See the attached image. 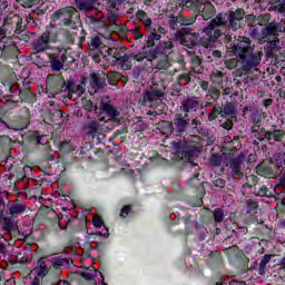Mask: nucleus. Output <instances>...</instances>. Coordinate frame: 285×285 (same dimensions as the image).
<instances>
[{
	"label": "nucleus",
	"instance_id": "obj_1",
	"mask_svg": "<svg viewBox=\"0 0 285 285\" xmlns=\"http://www.w3.org/2000/svg\"><path fill=\"white\" fill-rule=\"evenodd\" d=\"M246 46L243 43L236 45L233 47V52L236 58L229 59L225 62L226 68L228 70H233L234 68H240L244 71V75H248L253 68H257V65L262 61V51L253 52V48L248 45L250 43V39H246Z\"/></svg>",
	"mask_w": 285,
	"mask_h": 285
},
{
	"label": "nucleus",
	"instance_id": "obj_2",
	"mask_svg": "<svg viewBox=\"0 0 285 285\" xmlns=\"http://www.w3.org/2000/svg\"><path fill=\"white\" fill-rule=\"evenodd\" d=\"M222 26H226V18L218 14L207 27L204 28L203 32L205 36L202 38V43L205 48H208L213 41L222 37V31L217 30V28H222Z\"/></svg>",
	"mask_w": 285,
	"mask_h": 285
},
{
	"label": "nucleus",
	"instance_id": "obj_3",
	"mask_svg": "<svg viewBox=\"0 0 285 285\" xmlns=\"http://www.w3.org/2000/svg\"><path fill=\"white\" fill-rule=\"evenodd\" d=\"M184 7L202 12V17L205 21L212 19L215 14V7H213V3L204 2V0H184Z\"/></svg>",
	"mask_w": 285,
	"mask_h": 285
},
{
	"label": "nucleus",
	"instance_id": "obj_4",
	"mask_svg": "<svg viewBox=\"0 0 285 285\" xmlns=\"http://www.w3.org/2000/svg\"><path fill=\"white\" fill-rule=\"evenodd\" d=\"M50 43H57V33L46 31L36 41H33L35 52H43L50 48Z\"/></svg>",
	"mask_w": 285,
	"mask_h": 285
},
{
	"label": "nucleus",
	"instance_id": "obj_5",
	"mask_svg": "<svg viewBox=\"0 0 285 285\" xmlns=\"http://www.w3.org/2000/svg\"><path fill=\"white\" fill-rule=\"evenodd\" d=\"M107 53L109 59H112L115 63L121 66L122 70H130L132 68V57L128 55L121 56V53L117 52V49H107Z\"/></svg>",
	"mask_w": 285,
	"mask_h": 285
},
{
	"label": "nucleus",
	"instance_id": "obj_6",
	"mask_svg": "<svg viewBox=\"0 0 285 285\" xmlns=\"http://www.w3.org/2000/svg\"><path fill=\"white\" fill-rule=\"evenodd\" d=\"M175 153L180 157V159H185L186 161H195V157H197V150L195 148L186 149V144L184 142H174Z\"/></svg>",
	"mask_w": 285,
	"mask_h": 285
},
{
	"label": "nucleus",
	"instance_id": "obj_7",
	"mask_svg": "<svg viewBox=\"0 0 285 285\" xmlns=\"http://www.w3.org/2000/svg\"><path fill=\"white\" fill-rule=\"evenodd\" d=\"M72 12H75V8L69 7L66 9H60L55 11L53 14L50 17L51 21H60L63 26H70V20L72 19Z\"/></svg>",
	"mask_w": 285,
	"mask_h": 285
},
{
	"label": "nucleus",
	"instance_id": "obj_8",
	"mask_svg": "<svg viewBox=\"0 0 285 285\" xmlns=\"http://www.w3.org/2000/svg\"><path fill=\"white\" fill-rule=\"evenodd\" d=\"M176 41H179L181 46H186L187 48H193L195 46V36L188 32V29H180L176 32Z\"/></svg>",
	"mask_w": 285,
	"mask_h": 285
},
{
	"label": "nucleus",
	"instance_id": "obj_9",
	"mask_svg": "<svg viewBox=\"0 0 285 285\" xmlns=\"http://www.w3.org/2000/svg\"><path fill=\"white\" fill-rule=\"evenodd\" d=\"M197 108H199V98L197 97H190L185 100H183L180 110L185 112V117H188V112L191 110L197 111Z\"/></svg>",
	"mask_w": 285,
	"mask_h": 285
},
{
	"label": "nucleus",
	"instance_id": "obj_10",
	"mask_svg": "<svg viewBox=\"0 0 285 285\" xmlns=\"http://www.w3.org/2000/svg\"><path fill=\"white\" fill-rule=\"evenodd\" d=\"M90 46L91 48L99 50L100 55H102V59L110 61V58H109L110 56H108V50H112V48L104 46V42L101 41V37L97 36L92 38Z\"/></svg>",
	"mask_w": 285,
	"mask_h": 285
},
{
	"label": "nucleus",
	"instance_id": "obj_11",
	"mask_svg": "<svg viewBox=\"0 0 285 285\" xmlns=\"http://www.w3.org/2000/svg\"><path fill=\"white\" fill-rule=\"evenodd\" d=\"M244 9H237L236 11L229 12L228 21L232 30H237L240 27V21L244 19Z\"/></svg>",
	"mask_w": 285,
	"mask_h": 285
},
{
	"label": "nucleus",
	"instance_id": "obj_12",
	"mask_svg": "<svg viewBox=\"0 0 285 285\" xmlns=\"http://www.w3.org/2000/svg\"><path fill=\"white\" fill-rule=\"evenodd\" d=\"M277 32H282V29L277 27L275 23H271L267 27L263 28L262 36L264 39H267V41H273V39H277Z\"/></svg>",
	"mask_w": 285,
	"mask_h": 285
},
{
	"label": "nucleus",
	"instance_id": "obj_13",
	"mask_svg": "<svg viewBox=\"0 0 285 285\" xmlns=\"http://www.w3.org/2000/svg\"><path fill=\"white\" fill-rule=\"evenodd\" d=\"M68 90V99H79L83 92H86V88L83 85L75 86V83L70 82L67 85Z\"/></svg>",
	"mask_w": 285,
	"mask_h": 285
},
{
	"label": "nucleus",
	"instance_id": "obj_14",
	"mask_svg": "<svg viewBox=\"0 0 285 285\" xmlns=\"http://www.w3.org/2000/svg\"><path fill=\"white\" fill-rule=\"evenodd\" d=\"M136 61H144L147 59V61H154V59H157V51L150 47H144L142 52L135 56Z\"/></svg>",
	"mask_w": 285,
	"mask_h": 285
},
{
	"label": "nucleus",
	"instance_id": "obj_15",
	"mask_svg": "<svg viewBox=\"0 0 285 285\" xmlns=\"http://www.w3.org/2000/svg\"><path fill=\"white\" fill-rule=\"evenodd\" d=\"M161 35H166V29L164 27L153 29L147 39V47L153 48V46H155V41H159V39H161Z\"/></svg>",
	"mask_w": 285,
	"mask_h": 285
},
{
	"label": "nucleus",
	"instance_id": "obj_16",
	"mask_svg": "<svg viewBox=\"0 0 285 285\" xmlns=\"http://www.w3.org/2000/svg\"><path fill=\"white\" fill-rule=\"evenodd\" d=\"M161 97H164V92H161V90L150 89L145 94V99H147V101H150L151 106H155L153 101L161 104Z\"/></svg>",
	"mask_w": 285,
	"mask_h": 285
},
{
	"label": "nucleus",
	"instance_id": "obj_17",
	"mask_svg": "<svg viewBox=\"0 0 285 285\" xmlns=\"http://www.w3.org/2000/svg\"><path fill=\"white\" fill-rule=\"evenodd\" d=\"M49 268L48 265L43 261H39V266L36 267L31 273L30 276L39 277L40 279H43L46 274L48 273Z\"/></svg>",
	"mask_w": 285,
	"mask_h": 285
},
{
	"label": "nucleus",
	"instance_id": "obj_18",
	"mask_svg": "<svg viewBox=\"0 0 285 285\" xmlns=\"http://www.w3.org/2000/svg\"><path fill=\"white\" fill-rule=\"evenodd\" d=\"M99 130H101V125L97 120H91L83 126L86 135H96Z\"/></svg>",
	"mask_w": 285,
	"mask_h": 285
},
{
	"label": "nucleus",
	"instance_id": "obj_19",
	"mask_svg": "<svg viewBox=\"0 0 285 285\" xmlns=\"http://www.w3.org/2000/svg\"><path fill=\"white\" fill-rule=\"evenodd\" d=\"M48 58L50 61L51 70L59 71L61 68H63V63L59 60V51L56 53H48Z\"/></svg>",
	"mask_w": 285,
	"mask_h": 285
},
{
	"label": "nucleus",
	"instance_id": "obj_20",
	"mask_svg": "<svg viewBox=\"0 0 285 285\" xmlns=\"http://www.w3.org/2000/svg\"><path fill=\"white\" fill-rule=\"evenodd\" d=\"M136 19L145 26L146 30H150V26H153V20L148 17L146 11L139 10L136 13Z\"/></svg>",
	"mask_w": 285,
	"mask_h": 285
},
{
	"label": "nucleus",
	"instance_id": "obj_21",
	"mask_svg": "<svg viewBox=\"0 0 285 285\" xmlns=\"http://www.w3.org/2000/svg\"><path fill=\"white\" fill-rule=\"evenodd\" d=\"M106 86V78H101L97 76V73H91V87L94 88V92H97L99 89Z\"/></svg>",
	"mask_w": 285,
	"mask_h": 285
},
{
	"label": "nucleus",
	"instance_id": "obj_22",
	"mask_svg": "<svg viewBox=\"0 0 285 285\" xmlns=\"http://www.w3.org/2000/svg\"><path fill=\"white\" fill-rule=\"evenodd\" d=\"M95 3H97V0H76V7L78 10H92L95 8Z\"/></svg>",
	"mask_w": 285,
	"mask_h": 285
},
{
	"label": "nucleus",
	"instance_id": "obj_23",
	"mask_svg": "<svg viewBox=\"0 0 285 285\" xmlns=\"http://www.w3.org/2000/svg\"><path fill=\"white\" fill-rule=\"evenodd\" d=\"M100 109L102 112H106L109 115L111 119H115L116 117H119V110H117L112 105L105 102L100 106Z\"/></svg>",
	"mask_w": 285,
	"mask_h": 285
},
{
	"label": "nucleus",
	"instance_id": "obj_24",
	"mask_svg": "<svg viewBox=\"0 0 285 285\" xmlns=\"http://www.w3.org/2000/svg\"><path fill=\"white\" fill-rule=\"evenodd\" d=\"M175 126L178 132H184L188 128V120L184 119L181 114H177Z\"/></svg>",
	"mask_w": 285,
	"mask_h": 285
},
{
	"label": "nucleus",
	"instance_id": "obj_25",
	"mask_svg": "<svg viewBox=\"0 0 285 285\" xmlns=\"http://www.w3.org/2000/svg\"><path fill=\"white\" fill-rule=\"evenodd\" d=\"M282 137H284V131L282 130H274V131H266L265 132V139H268V141H282Z\"/></svg>",
	"mask_w": 285,
	"mask_h": 285
},
{
	"label": "nucleus",
	"instance_id": "obj_26",
	"mask_svg": "<svg viewBox=\"0 0 285 285\" xmlns=\"http://www.w3.org/2000/svg\"><path fill=\"white\" fill-rule=\"evenodd\" d=\"M0 226H2L7 233H14V230H17V224L10 218H4Z\"/></svg>",
	"mask_w": 285,
	"mask_h": 285
},
{
	"label": "nucleus",
	"instance_id": "obj_27",
	"mask_svg": "<svg viewBox=\"0 0 285 285\" xmlns=\"http://www.w3.org/2000/svg\"><path fill=\"white\" fill-rule=\"evenodd\" d=\"M159 129L163 135H173V122L170 121H163L159 124Z\"/></svg>",
	"mask_w": 285,
	"mask_h": 285
},
{
	"label": "nucleus",
	"instance_id": "obj_28",
	"mask_svg": "<svg viewBox=\"0 0 285 285\" xmlns=\"http://www.w3.org/2000/svg\"><path fill=\"white\" fill-rule=\"evenodd\" d=\"M10 42V38L7 36L6 29L0 27V51L6 50V46Z\"/></svg>",
	"mask_w": 285,
	"mask_h": 285
},
{
	"label": "nucleus",
	"instance_id": "obj_29",
	"mask_svg": "<svg viewBox=\"0 0 285 285\" xmlns=\"http://www.w3.org/2000/svg\"><path fill=\"white\" fill-rule=\"evenodd\" d=\"M26 205L23 204H14L9 208L10 215H21V213H24Z\"/></svg>",
	"mask_w": 285,
	"mask_h": 285
},
{
	"label": "nucleus",
	"instance_id": "obj_30",
	"mask_svg": "<svg viewBox=\"0 0 285 285\" xmlns=\"http://www.w3.org/2000/svg\"><path fill=\"white\" fill-rule=\"evenodd\" d=\"M177 23H180L181 26H190V23L193 22H189L187 20H184L181 19V17H173L170 20H169V26L171 28H175V26H177Z\"/></svg>",
	"mask_w": 285,
	"mask_h": 285
},
{
	"label": "nucleus",
	"instance_id": "obj_31",
	"mask_svg": "<svg viewBox=\"0 0 285 285\" xmlns=\"http://www.w3.org/2000/svg\"><path fill=\"white\" fill-rule=\"evenodd\" d=\"M218 115H224V111H222V109L219 107L214 106L212 112L208 115V120L215 121V119H217Z\"/></svg>",
	"mask_w": 285,
	"mask_h": 285
},
{
	"label": "nucleus",
	"instance_id": "obj_32",
	"mask_svg": "<svg viewBox=\"0 0 285 285\" xmlns=\"http://www.w3.org/2000/svg\"><path fill=\"white\" fill-rule=\"evenodd\" d=\"M224 77V73H222V71H216L210 77V81L213 83H222V79Z\"/></svg>",
	"mask_w": 285,
	"mask_h": 285
},
{
	"label": "nucleus",
	"instance_id": "obj_33",
	"mask_svg": "<svg viewBox=\"0 0 285 285\" xmlns=\"http://www.w3.org/2000/svg\"><path fill=\"white\" fill-rule=\"evenodd\" d=\"M219 95H222V91L217 88H210L208 90V96L212 97L214 101H217L219 99Z\"/></svg>",
	"mask_w": 285,
	"mask_h": 285
},
{
	"label": "nucleus",
	"instance_id": "obj_34",
	"mask_svg": "<svg viewBox=\"0 0 285 285\" xmlns=\"http://www.w3.org/2000/svg\"><path fill=\"white\" fill-rule=\"evenodd\" d=\"M82 108L83 110H86L87 112H92V110H95V105L92 104V101L90 100H85L82 102Z\"/></svg>",
	"mask_w": 285,
	"mask_h": 285
},
{
	"label": "nucleus",
	"instance_id": "obj_35",
	"mask_svg": "<svg viewBox=\"0 0 285 285\" xmlns=\"http://www.w3.org/2000/svg\"><path fill=\"white\" fill-rule=\"evenodd\" d=\"M170 50H173V42L165 41L163 43V52H164V55H170Z\"/></svg>",
	"mask_w": 285,
	"mask_h": 285
},
{
	"label": "nucleus",
	"instance_id": "obj_36",
	"mask_svg": "<svg viewBox=\"0 0 285 285\" xmlns=\"http://www.w3.org/2000/svg\"><path fill=\"white\" fill-rule=\"evenodd\" d=\"M92 225L96 228H101V226H104V220L101 219V216H94L92 217Z\"/></svg>",
	"mask_w": 285,
	"mask_h": 285
},
{
	"label": "nucleus",
	"instance_id": "obj_37",
	"mask_svg": "<svg viewBox=\"0 0 285 285\" xmlns=\"http://www.w3.org/2000/svg\"><path fill=\"white\" fill-rule=\"evenodd\" d=\"M42 282H43L42 278H40L38 276H31L30 275V282L27 283V285H41Z\"/></svg>",
	"mask_w": 285,
	"mask_h": 285
},
{
	"label": "nucleus",
	"instance_id": "obj_38",
	"mask_svg": "<svg viewBox=\"0 0 285 285\" xmlns=\"http://www.w3.org/2000/svg\"><path fill=\"white\" fill-rule=\"evenodd\" d=\"M214 219H215V222H223L224 220V212L222 209H216L214 212Z\"/></svg>",
	"mask_w": 285,
	"mask_h": 285
},
{
	"label": "nucleus",
	"instance_id": "obj_39",
	"mask_svg": "<svg viewBox=\"0 0 285 285\" xmlns=\"http://www.w3.org/2000/svg\"><path fill=\"white\" fill-rule=\"evenodd\" d=\"M107 79H111L112 81H118V79H121V73L111 71L107 75Z\"/></svg>",
	"mask_w": 285,
	"mask_h": 285
},
{
	"label": "nucleus",
	"instance_id": "obj_40",
	"mask_svg": "<svg viewBox=\"0 0 285 285\" xmlns=\"http://www.w3.org/2000/svg\"><path fill=\"white\" fill-rule=\"evenodd\" d=\"M271 262V255H265L261 262V267L266 268V265Z\"/></svg>",
	"mask_w": 285,
	"mask_h": 285
},
{
	"label": "nucleus",
	"instance_id": "obj_41",
	"mask_svg": "<svg viewBox=\"0 0 285 285\" xmlns=\"http://www.w3.org/2000/svg\"><path fill=\"white\" fill-rule=\"evenodd\" d=\"M128 213H130V205H126L122 207L120 212V217H128Z\"/></svg>",
	"mask_w": 285,
	"mask_h": 285
},
{
	"label": "nucleus",
	"instance_id": "obj_42",
	"mask_svg": "<svg viewBox=\"0 0 285 285\" xmlns=\"http://www.w3.org/2000/svg\"><path fill=\"white\" fill-rule=\"evenodd\" d=\"M223 115H233V107L230 105H226L224 109H222Z\"/></svg>",
	"mask_w": 285,
	"mask_h": 285
},
{
	"label": "nucleus",
	"instance_id": "obj_43",
	"mask_svg": "<svg viewBox=\"0 0 285 285\" xmlns=\"http://www.w3.org/2000/svg\"><path fill=\"white\" fill-rule=\"evenodd\" d=\"M131 35H134L135 39H141V33L138 28L131 29Z\"/></svg>",
	"mask_w": 285,
	"mask_h": 285
},
{
	"label": "nucleus",
	"instance_id": "obj_44",
	"mask_svg": "<svg viewBox=\"0 0 285 285\" xmlns=\"http://www.w3.org/2000/svg\"><path fill=\"white\" fill-rule=\"evenodd\" d=\"M275 165L278 167V168H281V166H285V159H276L275 160Z\"/></svg>",
	"mask_w": 285,
	"mask_h": 285
},
{
	"label": "nucleus",
	"instance_id": "obj_45",
	"mask_svg": "<svg viewBox=\"0 0 285 285\" xmlns=\"http://www.w3.org/2000/svg\"><path fill=\"white\" fill-rule=\"evenodd\" d=\"M81 276L83 277V279H88V281L92 279V275L88 272L82 273Z\"/></svg>",
	"mask_w": 285,
	"mask_h": 285
},
{
	"label": "nucleus",
	"instance_id": "obj_46",
	"mask_svg": "<svg viewBox=\"0 0 285 285\" xmlns=\"http://www.w3.org/2000/svg\"><path fill=\"white\" fill-rule=\"evenodd\" d=\"M200 88H203V90H208V82L206 81L202 82Z\"/></svg>",
	"mask_w": 285,
	"mask_h": 285
},
{
	"label": "nucleus",
	"instance_id": "obj_47",
	"mask_svg": "<svg viewBox=\"0 0 285 285\" xmlns=\"http://www.w3.org/2000/svg\"><path fill=\"white\" fill-rule=\"evenodd\" d=\"M273 104V100L272 99H267V100H264V106L266 108H268V106H271Z\"/></svg>",
	"mask_w": 285,
	"mask_h": 285
},
{
	"label": "nucleus",
	"instance_id": "obj_48",
	"mask_svg": "<svg viewBox=\"0 0 285 285\" xmlns=\"http://www.w3.org/2000/svg\"><path fill=\"white\" fill-rule=\"evenodd\" d=\"M6 220V217L3 216V212H0V226L3 224Z\"/></svg>",
	"mask_w": 285,
	"mask_h": 285
},
{
	"label": "nucleus",
	"instance_id": "obj_49",
	"mask_svg": "<svg viewBox=\"0 0 285 285\" xmlns=\"http://www.w3.org/2000/svg\"><path fill=\"white\" fill-rule=\"evenodd\" d=\"M259 195H261L262 197H264V195H266V187H262V188H261Z\"/></svg>",
	"mask_w": 285,
	"mask_h": 285
},
{
	"label": "nucleus",
	"instance_id": "obj_50",
	"mask_svg": "<svg viewBox=\"0 0 285 285\" xmlns=\"http://www.w3.org/2000/svg\"><path fill=\"white\" fill-rule=\"evenodd\" d=\"M0 253H6V245L0 243Z\"/></svg>",
	"mask_w": 285,
	"mask_h": 285
},
{
	"label": "nucleus",
	"instance_id": "obj_51",
	"mask_svg": "<svg viewBox=\"0 0 285 285\" xmlns=\"http://www.w3.org/2000/svg\"><path fill=\"white\" fill-rule=\"evenodd\" d=\"M225 128H226L227 130H230V129L233 128V122H232V121H228V122L226 124Z\"/></svg>",
	"mask_w": 285,
	"mask_h": 285
},
{
	"label": "nucleus",
	"instance_id": "obj_52",
	"mask_svg": "<svg viewBox=\"0 0 285 285\" xmlns=\"http://www.w3.org/2000/svg\"><path fill=\"white\" fill-rule=\"evenodd\" d=\"M265 271H266V267H262V265H259V271H258L259 275H264Z\"/></svg>",
	"mask_w": 285,
	"mask_h": 285
},
{
	"label": "nucleus",
	"instance_id": "obj_53",
	"mask_svg": "<svg viewBox=\"0 0 285 285\" xmlns=\"http://www.w3.org/2000/svg\"><path fill=\"white\" fill-rule=\"evenodd\" d=\"M55 264L56 266H61V264H63V259H56Z\"/></svg>",
	"mask_w": 285,
	"mask_h": 285
},
{
	"label": "nucleus",
	"instance_id": "obj_54",
	"mask_svg": "<svg viewBox=\"0 0 285 285\" xmlns=\"http://www.w3.org/2000/svg\"><path fill=\"white\" fill-rule=\"evenodd\" d=\"M281 185L285 188V174L281 178Z\"/></svg>",
	"mask_w": 285,
	"mask_h": 285
},
{
	"label": "nucleus",
	"instance_id": "obj_55",
	"mask_svg": "<svg viewBox=\"0 0 285 285\" xmlns=\"http://www.w3.org/2000/svg\"><path fill=\"white\" fill-rule=\"evenodd\" d=\"M58 285H70V283L67 282V281H60V282L58 283Z\"/></svg>",
	"mask_w": 285,
	"mask_h": 285
},
{
	"label": "nucleus",
	"instance_id": "obj_56",
	"mask_svg": "<svg viewBox=\"0 0 285 285\" xmlns=\"http://www.w3.org/2000/svg\"><path fill=\"white\" fill-rule=\"evenodd\" d=\"M223 95H230V88L224 89Z\"/></svg>",
	"mask_w": 285,
	"mask_h": 285
},
{
	"label": "nucleus",
	"instance_id": "obj_57",
	"mask_svg": "<svg viewBox=\"0 0 285 285\" xmlns=\"http://www.w3.org/2000/svg\"><path fill=\"white\" fill-rule=\"evenodd\" d=\"M219 183H220V185H219ZM216 186H220V188L224 187V181H222V180H216Z\"/></svg>",
	"mask_w": 285,
	"mask_h": 285
},
{
	"label": "nucleus",
	"instance_id": "obj_58",
	"mask_svg": "<svg viewBox=\"0 0 285 285\" xmlns=\"http://www.w3.org/2000/svg\"><path fill=\"white\" fill-rule=\"evenodd\" d=\"M97 235H102L104 237H108V229H106V232L104 234L99 233Z\"/></svg>",
	"mask_w": 285,
	"mask_h": 285
},
{
	"label": "nucleus",
	"instance_id": "obj_59",
	"mask_svg": "<svg viewBox=\"0 0 285 285\" xmlns=\"http://www.w3.org/2000/svg\"><path fill=\"white\" fill-rule=\"evenodd\" d=\"M213 55H214V57H220L219 51H214Z\"/></svg>",
	"mask_w": 285,
	"mask_h": 285
},
{
	"label": "nucleus",
	"instance_id": "obj_60",
	"mask_svg": "<svg viewBox=\"0 0 285 285\" xmlns=\"http://www.w3.org/2000/svg\"><path fill=\"white\" fill-rule=\"evenodd\" d=\"M37 144H43V142H41V137L37 138Z\"/></svg>",
	"mask_w": 285,
	"mask_h": 285
},
{
	"label": "nucleus",
	"instance_id": "obj_61",
	"mask_svg": "<svg viewBox=\"0 0 285 285\" xmlns=\"http://www.w3.org/2000/svg\"><path fill=\"white\" fill-rule=\"evenodd\" d=\"M253 208H257V203H252Z\"/></svg>",
	"mask_w": 285,
	"mask_h": 285
},
{
	"label": "nucleus",
	"instance_id": "obj_62",
	"mask_svg": "<svg viewBox=\"0 0 285 285\" xmlns=\"http://www.w3.org/2000/svg\"><path fill=\"white\" fill-rule=\"evenodd\" d=\"M208 106H212V104L210 102H206L205 104V108H208Z\"/></svg>",
	"mask_w": 285,
	"mask_h": 285
},
{
	"label": "nucleus",
	"instance_id": "obj_63",
	"mask_svg": "<svg viewBox=\"0 0 285 285\" xmlns=\"http://www.w3.org/2000/svg\"><path fill=\"white\" fill-rule=\"evenodd\" d=\"M4 285H10V281H8Z\"/></svg>",
	"mask_w": 285,
	"mask_h": 285
},
{
	"label": "nucleus",
	"instance_id": "obj_64",
	"mask_svg": "<svg viewBox=\"0 0 285 285\" xmlns=\"http://www.w3.org/2000/svg\"><path fill=\"white\" fill-rule=\"evenodd\" d=\"M164 68H168V63H166V65L164 66Z\"/></svg>",
	"mask_w": 285,
	"mask_h": 285
}]
</instances>
